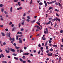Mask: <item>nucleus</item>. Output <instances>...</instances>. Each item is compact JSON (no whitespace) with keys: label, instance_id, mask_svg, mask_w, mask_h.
<instances>
[{"label":"nucleus","instance_id":"1","mask_svg":"<svg viewBox=\"0 0 63 63\" xmlns=\"http://www.w3.org/2000/svg\"><path fill=\"white\" fill-rule=\"evenodd\" d=\"M55 4L56 5H58V4H59V6H60L61 8H62V6L61 5V4H60V3L59 2H58V3L57 2H56L55 3Z\"/></svg>","mask_w":63,"mask_h":63},{"label":"nucleus","instance_id":"2","mask_svg":"<svg viewBox=\"0 0 63 63\" xmlns=\"http://www.w3.org/2000/svg\"><path fill=\"white\" fill-rule=\"evenodd\" d=\"M47 55L48 56H52V53H51L50 54L48 53L47 54Z\"/></svg>","mask_w":63,"mask_h":63},{"label":"nucleus","instance_id":"3","mask_svg":"<svg viewBox=\"0 0 63 63\" xmlns=\"http://www.w3.org/2000/svg\"><path fill=\"white\" fill-rule=\"evenodd\" d=\"M44 3L45 4V7H46L47 6V3L46 1L45 0H44Z\"/></svg>","mask_w":63,"mask_h":63},{"label":"nucleus","instance_id":"4","mask_svg":"<svg viewBox=\"0 0 63 63\" xmlns=\"http://www.w3.org/2000/svg\"><path fill=\"white\" fill-rule=\"evenodd\" d=\"M56 2V0H54L53 1L49 3V4H52V3H54V2Z\"/></svg>","mask_w":63,"mask_h":63},{"label":"nucleus","instance_id":"5","mask_svg":"<svg viewBox=\"0 0 63 63\" xmlns=\"http://www.w3.org/2000/svg\"><path fill=\"white\" fill-rule=\"evenodd\" d=\"M22 9V7H20L17 9V10H21Z\"/></svg>","mask_w":63,"mask_h":63},{"label":"nucleus","instance_id":"6","mask_svg":"<svg viewBox=\"0 0 63 63\" xmlns=\"http://www.w3.org/2000/svg\"><path fill=\"white\" fill-rule=\"evenodd\" d=\"M1 34L2 35V36H6L5 34H4V32H1Z\"/></svg>","mask_w":63,"mask_h":63},{"label":"nucleus","instance_id":"7","mask_svg":"<svg viewBox=\"0 0 63 63\" xmlns=\"http://www.w3.org/2000/svg\"><path fill=\"white\" fill-rule=\"evenodd\" d=\"M5 51L6 53H9V52H10V51L9 50L8 51V50L6 49H5Z\"/></svg>","mask_w":63,"mask_h":63},{"label":"nucleus","instance_id":"8","mask_svg":"<svg viewBox=\"0 0 63 63\" xmlns=\"http://www.w3.org/2000/svg\"><path fill=\"white\" fill-rule=\"evenodd\" d=\"M2 56L3 58L4 57V55H3V54H1V55H0V58H1L2 57Z\"/></svg>","mask_w":63,"mask_h":63},{"label":"nucleus","instance_id":"9","mask_svg":"<svg viewBox=\"0 0 63 63\" xmlns=\"http://www.w3.org/2000/svg\"><path fill=\"white\" fill-rule=\"evenodd\" d=\"M1 62L3 63H7V62H6V61H1Z\"/></svg>","mask_w":63,"mask_h":63},{"label":"nucleus","instance_id":"10","mask_svg":"<svg viewBox=\"0 0 63 63\" xmlns=\"http://www.w3.org/2000/svg\"><path fill=\"white\" fill-rule=\"evenodd\" d=\"M4 9L3 8H2L1 9V11L2 13H3V12L4 11Z\"/></svg>","mask_w":63,"mask_h":63},{"label":"nucleus","instance_id":"11","mask_svg":"<svg viewBox=\"0 0 63 63\" xmlns=\"http://www.w3.org/2000/svg\"><path fill=\"white\" fill-rule=\"evenodd\" d=\"M45 30L46 31L47 33H46L47 34L48 32V30H47V28H46L45 29Z\"/></svg>","mask_w":63,"mask_h":63},{"label":"nucleus","instance_id":"12","mask_svg":"<svg viewBox=\"0 0 63 63\" xmlns=\"http://www.w3.org/2000/svg\"><path fill=\"white\" fill-rule=\"evenodd\" d=\"M19 42L20 44H22V41L21 40H20L19 41Z\"/></svg>","mask_w":63,"mask_h":63},{"label":"nucleus","instance_id":"13","mask_svg":"<svg viewBox=\"0 0 63 63\" xmlns=\"http://www.w3.org/2000/svg\"><path fill=\"white\" fill-rule=\"evenodd\" d=\"M22 21L23 22H21V24L22 25H24V22H23V21H24V20H22Z\"/></svg>","mask_w":63,"mask_h":63},{"label":"nucleus","instance_id":"14","mask_svg":"<svg viewBox=\"0 0 63 63\" xmlns=\"http://www.w3.org/2000/svg\"><path fill=\"white\" fill-rule=\"evenodd\" d=\"M11 51H12L13 52H15V50H14V49H11Z\"/></svg>","mask_w":63,"mask_h":63},{"label":"nucleus","instance_id":"15","mask_svg":"<svg viewBox=\"0 0 63 63\" xmlns=\"http://www.w3.org/2000/svg\"><path fill=\"white\" fill-rule=\"evenodd\" d=\"M13 8H12V7H11V8H10V12H12V11H13Z\"/></svg>","mask_w":63,"mask_h":63},{"label":"nucleus","instance_id":"16","mask_svg":"<svg viewBox=\"0 0 63 63\" xmlns=\"http://www.w3.org/2000/svg\"><path fill=\"white\" fill-rule=\"evenodd\" d=\"M52 18L51 17L50 18H49L48 19L49 20L51 21L52 20Z\"/></svg>","mask_w":63,"mask_h":63},{"label":"nucleus","instance_id":"17","mask_svg":"<svg viewBox=\"0 0 63 63\" xmlns=\"http://www.w3.org/2000/svg\"><path fill=\"white\" fill-rule=\"evenodd\" d=\"M4 13L5 14H6V15H8V12H6V11H4Z\"/></svg>","mask_w":63,"mask_h":63},{"label":"nucleus","instance_id":"18","mask_svg":"<svg viewBox=\"0 0 63 63\" xmlns=\"http://www.w3.org/2000/svg\"><path fill=\"white\" fill-rule=\"evenodd\" d=\"M49 51H52L53 50V49H52V48H51L50 49H49Z\"/></svg>","mask_w":63,"mask_h":63},{"label":"nucleus","instance_id":"19","mask_svg":"<svg viewBox=\"0 0 63 63\" xmlns=\"http://www.w3.org/2000/svg\"><path fill=\"white\" fill-rule=\"evenodd\" d=\"M8 37H10V36L11 35V33L10 32H9L8 33Z\"/></svg>","mask_w":63,"mask_h":63},{"label":"nucleus","instance_id":"20","mask_svg":"<svg viewBox=\"0 0 63 63\" xmlns=\"http://www.w3.org/2000/svg\"><path fill=\"white\" fill-rule=\"evenodd\" d=\"M15 48H16V49H18V48H20L19 47H17L16 46H15Z\"/></svg>","mask_w":63,"mask_h":63},{"label":"nucleus","instance_id":"21","mask_svg":"<svg viewBox=\"0 0 63 63\" xmlns=\"http://www.w3.org/2000/svg\"><path fill=\"white\" fill-rule=\"evenodd\" d=\"M47 42H46L45 43V47H46V46H47Z\"/></svg>","mask_w":63,"mask_h":63},{"label":"nucleus","instance_id":"22","mask_svg":"<svg viewBox=\"0 0 63 63\" xmlns=\"http://www.w3.org/2000/svg\"><path fill=\"white\" fill-rule=\"evenodd\" d=\"M14 59H16V60H18V57H14Z\"/></svg>","mask_w":63,"mask_h":63},{"label":"nucleus","instance_id":"23","mask_svg":"<svg viewBox=\"0 0 63 63\" xmlns=\"http://www.w3.org/2000/svg\"><path fill=\"white\" fill-rule=\"evenodd\" d=\"M19 60L21 62H22V61H23V60L21 58Z\"/></svg>","mask_w":63,"mask_h":63},{"label":"nucleus","instance_id":"24","mask_svg":"<svg viewBox=\"0 0 63 63\" xmlns=\"http://www.w3.org/2000/svg\"><path fill=\"white\" fill-rule=\"evenodd\" d=\"M12 55H14V56H16V54H15V53L13 54Z\"/></svg>","mask_w":63,"mask_h":63},{"label":"nucleus","instance_id":"25","mask_svg":"<svg viewBox=\"0 0 63 63\" xmlns=\"http://www.w3.org/2000/svg\"><path fill=\"white\" fill-rule=\"evenodd\" d=\"M53 47H57V46L56 45H53Z\"/></svg>","mask_w":63,"mask_h":63},{"label":"nucleus","instance_id":"26","mask_svg":"<svg viewBox=\"0 0 63 63\" xmlns=\"http://www.w3.org/2000/svg\"><path fill=\"white\" fill-rule=\"evenodd\" d=\"M16 40H18V36L17 35H16Z\"/></svg>","mask_w":63,"mask_h":63},{"label":"nucleus","instance_id":"27","mask_svg":"<svg viewBox=\"0 0 63 63\" xmlns=\"http://www.w3.org/2000/svg\"><path fill=\"white\" fill-rule=\"evenodd\" d=\"M55 11H56V12H59V10L57 9H55Z\"/></svg>","mask_w":63,"mask_h":63},{"label":"nucleus","instance_id":"28","mask_svg":"<svg viewBox=\"0 0 63 63\" xmlns=\"http://www.w3.org/2000/svg\"><path fill=\"white\" fill-rule=\"evenodd\" d=\"M26 20L27 22H28L30 21V20H29V19H27Z\"/></svg>","mask_w":63,"mask_h":63},{"label":"nucleus","instance_id":"29","mask_svg":"<svg viewBox=\"0 0 63 63\" xmlns=\"http://www.w3.org/2000/svg\"><path fill=\"white\" fill-rule=\"evenodd\" d=\"M18 1V0H14V2H16Z\"/></svg>","mask_w":63,"mask_h":63},{"label":"nucleus","instance_id":"30","mask_svg":"<svg viewBox=\"0 0 63 63\" xmlns=\"http://www.w3.org/2000/svg\"><path fill=\"white\" fill-rule=\"evenodd\" d=\"M61 33H63V30H61L60 32Z\"/></svg>","mask_w":63,"mask_h":63},{"label":"nucleus","instance_id":"31","mask_svg":"<svg viewBox=\"0 0 63 63\" xmlns=\"http://www.w3.org/2000/svg\"><path fill=\"white\" fill-rule=\"evenodd\" d=\"M51 21H49L48 22V24H50V23H51Z\"/></svg>","mask_w":63,"mask_h":63},{"label":"nucleus","instance_id":"32","mask_svg":"<svg viewBox=\"0 0 63 63\" xmlns=\"http://www.w3.org/2000/svg\"><path fill=\"white\" fill-rule=\"evenodd\" d=\"M46 37H44V38H42V40H46Z\"/></svg>","mask_w":63,"mask_h":63},{"label":"nucleus","instance_id":"33","mask_svg":"<svg viewBox=\"0 0 63 63\" xmlns=\"http://www.w3.org/2000/svg\"><path fill=\"white\" fill-rule=\"evenodd\" d=\"M13 45L14 46H16V44L15 43L13 44Z\"/></svg>","mask_w":63,"mask_h":63},{"label":"nucleus","instance_id":"34","mask_svg":"<svg viewBox=\"0 0 63 63\" xmlns=\"http://www.w3.org/2000/svg\"><path fill=\"white\" fill-rule=\"evenodd\" d=\"M5 16L6 17H9V15H6Z\"/></svg>","mask_w":63,"mask_h":63},{"label":"nucleus","instance_id":"35","mask_svg":"<svg viewBox=\"0 0 63 63\" xmlns=\"http://www.w3.org/2000/svg\"><path fill=\"white\" fill-rule=\"evenodd\" d=\"M42 5V3L41 2L39 3V5L40 6H41Z\"/></svg>","mask_w":63,"mask_h":63},{"label":"nucleus","instance_id":"36","mask_svg":"<svg viewBox=\"0 0 63 63\" xmlns=\"http://www.w3.org/2000/svg\"><path fill=\"white\" fill-rule=\"evenodd\" d=\"M3 7V4H1L0 5V7Z\"/></svg>","mask_w":63,"mask_h":63},{"label":"nucleus","instance_id":"37","mask_svg":"<svg viewBox=\"0 0 63 63\" xmlns=\"http://www.w3.org/2000/svg\"><path fill=\"white\" fill-rule=\"evenodd\" d=\"M12 40L13 42H15V39H14V38H13L12 39Z\"/></svg>","mask_w":63,"mask_h":63},{"label":"nucleus","instance_id":"38","mask_svg":"<svg viewBox=\"0 0 63 63\" xmlns=\"http://www.w3.org/2000/svg\"><path fill=\"white\" fill-rule=\"evenodd\" d=\"M51 9H52V7H49V10H51Z\"/></svg>","mask_w":63,"mask_h":63},{"label":"nucleus","instance_id":"39","mask_svg":"<svg viewBox=\"0 0 63 63\" xmlns=\"http://www.w3.org/2000/svg\"><path fill=\"white\" fill-rule=\"evenodd\" d=\"M0 27H3V25H0Z\"/></svg>","mask_w":63,"mask_h":63},{"label":"nucleus","instance_id":"40","mask_svg":"<svg viewBox=\"0 0 63 63\" xmlns=\"http://www.w3.org/2000/svg\"><path fill=\"white\" fill-rule=\"evenodd\" d=\"M38 47H41V44H39L38 45Z\"/></svg>","mask_w":63,"mask_h":63},{"label":"nucleus","instance_id":"41","mask_svg":"<svg viewBox=\"0 0 63 63\" xmlns=\"http://www.w3.org/2000/svg\"><path fill=\"white\" fill-rule=\"evenodd\" d=\"M27 62L29 63H31V61H30V60H28L27 61Z\"/></svg>","mask_w":63,"mask_h":63},{"label":"nucleus","instance_id":"42","mask_svg":"<svg viewBox=\"0 0 63 63\" xmlns=\"http://www.w3.org/2000/svg\"><path fill=\"white\" fill-rule=\"evenodd\" d=\"M61 60V57H60L59 58V61H60Z\"/></svg>","mask_w":63,"mask_h":63},{"label":"nucleus","instance_id":"43","mask_svg":"<svg viewBox=\"0 0 63 63\" xmlns=\"http://www.w3.org/2000/svg\"><path fill=\"white\" fill-rule=\"evenodd\" d=\"M56 19V21H57V20H58V18L57 17H56L55 18Z\"/></svg>","mask_w":63,"mask_h":63},{"label":"nucleus","instance_id":"44","mask_svg":"<svg viewBox=\"0 0 63 63\" xmlns=\"http://www.w3.org/2000/svg\"><path fill=\"white\" fill-rule=\"evenodd\" d=\"M12 24V22H10V23H9V25H11Z\"/></svg>","mask_w":63,"mask_h":63},{"label":"nucleus","instance_id":"45","mask_svg":"<svg viewBox=\"0 0 63 63\" xmlns=\"http://www.w3.org/2000/svg\"><path fill=\"white\" fill-rule=\"evenodd\" d=\"M27 18H28V19H30V16H28L27 17Z\"/></svg>","mask_w":63,"mask_h":63},{"label":"nucleus","instance_id":"46","mask_svg":"<svg viewBox=\"0 0 63 63\" xmlns=\"http://www.w3.org/2000/svg\"><path fill=\"white\" fill-rule=\"evenodd\" d=\"M18 5H19V6H20V2H18Z\"/></svg>","mask_w":63,"mask_h":63},{"label":"nucleus","instance_id":"47","mask_svg":"<svg viewBox=\"0 0 63 63\" xmlns=\"http://www.w3.org/2000/svg\"><path fill=\"white\" fill-rule=\"evenodd\" d=\"M23 63H26V61H22Z\"/></svg>","mask_w":63,"mask_h":63},{"label":"nucleus","instance_id":"48","mask_svg":"<svg viewBox=\"0 0 63 63\" xmlns=\"http://www.w3.org/2000/svg\"><path fill=\"white\" fill-rule=\"evenodd\" d=\"M45 35H43V36L42 38V40H43V38H44V37H45Z\"/></svg>","mask_w":63,"mask_h":63},{"label":"nucleus","instance_id":"49","mask_svg":"<svg viewBox=\"0 0 63 63\" xmlns=\"http://www.w3.org/2000/svg\"><path fill=\"white\" fill-rule=\"evenodd\" d=\"M22 58L23 59H25V56H23Z\"/></svg>","mask_w":63,"mask_h":63},{"label":"nucleus","instance_id":"50","mask_svg":"<svg viewBox=\"0 0 63 63\" xmlns=\"http://www.w3.org/2000/svg\"><path fill=\"white\" fill-rule=\"evenodd\" d=\"M0 19L1 20H4V19L2 18H1Z\"/></svg>","mask_w":63,"mask_h":63},{"label":"nucleus","instance_id":"51","mask_svg":"<svg viewBox=\"0 0 63 63\" xmlns=\"http://www.w3.org/2000/svg\"><path fill=\"white\" fill-rule=\"evenodd\" d=\"M23 51L22 50H21V49L20 50V53H21V52H23Z\"/></svg>","mask_w":63,"mask_h":63},{"label":"nucleus","instance_id":"52","mask_svg":"<svg viewBox=\"0 0 63 63\" xmlns=\"http://www.w3.org/2000/svg\"><path fill=\"white\" fill-rule=\"evenodd\" d=\"M56 16H58L59 17V15H58V14L57 13L56 14Z\"/></svg>","mask_w":63,"mask_h":63},{"label":"nucleus","instance_id":"53","mask_svg":"<svg viewBox=\"0 0 63 63\" xmlns=\"http://www.w3.org/2000/svg\"><path fill=\"white\" fill-rule=\"evenodd\" d=\"M17 52H19V50L17 49Z\"/></svg>","mask_w":63,"mask_h":63},{"label":"nucleus","instance_id":"54","mask_svg":"<svg viewBox=\"0 0 63 63\" xmlns=\"http://www.w3.org/2000/svg\"><path fill=\"white\" fill-rule=\"evenodd\" d=\"M49 43H51V40H49Z\"/></svg>","mask_w":63,"mask_h":63},{"label":"nucleus","instance_id":"55","mask_svg":"<svg viewBox=\"0 0 63 63\" xmlns=\"http://www.w3.org/2000/svg\"><path fill=\"white\" fill-rule=\"evenodd\" d=\"M26 16V14L25 13H24L23 15V16Z\"/></svg>","mask_w":63,"mask_h":63},{"label":"nucleus","instance_id":"56","mask_svg":"<svg viewBox=\"0 0 63 63\" xmlns=\"http://www.w3.org/2000/svg\"><path fill=\"white\" fill-rule=\"evenodd\" d=\"M11 26L13 27H14V25L13 24H12L11 25Z\"/></svg>","mask_w":63,"mask_h":63},{"label":"nucleus","instance_id":"57","mask_svg":"<svg viewBox=\"0 0 63 63\" xmlns=\"http://www.w3.org/2000/svg\"><path fill=\"white\" fill-rule=\"evenodd\" d=\"M48 46H46V49H48Z\"/></svg>","mask_w":63,"mask_h":63},{"label":"nucleus","instance_id":"58","mask_svg":"<svg viewBox=\"0 0 63 63\" xmlns=\"http://www.w3.org/2000/svg\"><path fill=\"white\" fill-rule=\"evenodd\" d=\"M40 49H41V50H42V49H43V47H41V48H40Z\"/></svg>","mask_w":63,"mask_h":63},{"label":"nucleus","instance_id":"59","mask_svg":"<svg viewBox=\"0 0 63 63\" xmlns=\"http://www.w3.org/2000/svg\"><path fill=\"white\" fill-rule=\"evenodd\" d=\"M15 31V29H14L13 28L12 29V31Z\"/></svg>","mask_w":63,"mask_h":63},{"label":"nucleus","instance_id":"60","mask_svg":"<svg viewBox=\"0 0 63 63\" xmlns=\"http://www.w3.org/2000/svg\"><path fill=\"white\" fill-rule=\"evenodd\" d=\"M9 40H10V41H12V38H11V37H10Z\"/></svg>","mask_w":63,"mask_h":63},{"label":"nucleus","instance_id":"61","mask_svg":"<svg viewBox=\"0 0 63 63\" xmlns=\"http://www.w3.org/2000/svg\"><path fill=\"white\" fill-rule=\"evenodd\" d=\"M22 33V32H19V34H21Z\"/></svg>","mask_w":63,"mask_h":63},{"label":"nucleus","instance_id":"62","mask_svg":"<svg viewBox=\"0 0 63 63\" xmlns=\"http://www.w3.org/2000/svg\"><path fill=\"white\" fill-rule=\"evenodd\" d=\"M27 48H26V47H24V49H26Z\"/></svg>","mask_w":63,"mask_h":63},{"label":"nucleus","instance_id":"63","mask_svg":"<svg viewBox=\"0 0 63 63\" xmlns=\"http://www.w3.org/2000/svg\"><path fill=\"white\" fill-rule=\"evenodd\" d=\"M7 57H8V58H10V56H8Z\"/></svg>","mask_w":63,"mask_h":63},{"label":"nucleus","instance_id":"64","mask_svg":"<svg viewBox=\"0 0 63 63\" xmlns=\"http://www.w3.org/2000/svg\"><path fill=\"white\" fill-rule=\"evenodd\" d=\"M31 23H34V22H33V21H31Z\"/></svg>","mask_w":63,"mask_h":63}]
</instances>
